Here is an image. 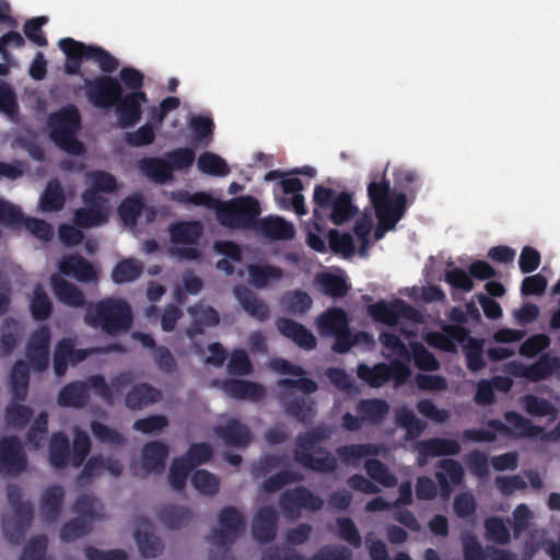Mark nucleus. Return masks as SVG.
Segmentation results:
<instances>
[{
  "label": "nucleus",
  "instance_id": "nucleus-7",
  "mask_svg": "<svg viewBox=\"0 0 560 560\" xmlns=\"http://www.w3.org/2000/svg\"><path fill=\"white\" fill-rule=\"evenodd\" d=\"M7 497L14 515L3 517V535L9 542L20 545L32 524L34 508L31 502L23 501L22 490L18 485H9L7 487Z\"/></svg>",
  "mask_w": 560,
  "mask_h": 560
},
{
  "label": "nucleus",
  "instance_id": "nucleus-51",
  "mask_svg": "<svg viewBox=\"0 0 560 560\" xmlns=\"http://www.w3.org/2000/svg\"><path fill=\"white\" fill-rule=\"evenodd\" d=\"M164 159L170 168V174L173 177L174 172L185 171L192 166L196 160V153L194 149L188 147L177 148L166 152Z\"/></svg>",
  "mask_w": 560,
  "mask_h": 560
},
{
  "label": "nucleus",
  "instance_id": "nucleus-24",
  "mask_svg": "<svg viewBox=\"0 0 560 560\" xmlns=\"http://www.w3.org/2000/svg\"><path fill=\"white\" fill-rule=\"evenodd\" d=\"M51 288L57 300L71 307H85L90 303L83 292L73 283L58 276L51 277Z\"/></svg>",
  "mask_w": 560,
  "mask_h": 560
},
{
  "label": "nucleus",
  "instance_id": "nucleus-28",
  "mask_svg": "<svg viewBox=\"0 0 560 560\" xmlns=\"http://www.w3.org/2000/svg\"><path fill=\"white\" fill-rule=\"evenodd\" d=\"M170 450L161 441H153L142 447V466L148 472H162L168 457Z\"/></svg>",
  "mask_w": 560,
  "mask_h": 560
},
{
  "label": "nucleus",
  "instance_id": "nucleus-41",
  "mask_svg": "<svg viewBox=\"0 0 560 560\" xmlns=\"http://www.w3.org/2000/svg\"><path fill=\"white\" fill-rule=\"evenodd\" d=\"M530 382L537 383L548 380L556 373H560V358L550 353H542L538 360L529 364Z\"/></svg>",
  "mask_w": 560,
  "mask_h": 560
},
{
  "label": "nucleus",
  "instance_id": "nucleus-49",
  "mask_svg": "<svg viewBox=\"0 0 560 560\" xmlns=\"http://www.w3.org/2000/svg\"><path fill=\"white\" fill-rule=\"evenodd\" d=\"M396 423L406 430V440L418 439L425 429V423L416 417L412 410L401 407L396 412Z\"/></svg>",
  "mask_w": 560,
  "mask_h": 560
},
{
  "label": "nucleus",
  "instance_id": "nucleus-53",
  "mask_svg": "<svg viewBox=\"0 0 560 560\" xmlns=\"http://www.w3.org/2000/svg\"><path fill=\"white\" fill-rule=\"evenodd\" d=\"M198 170L211 176H225L230 173V167L225 160L213 152H203L197 160Z\"/></svg>",
  "mask_w": 560,
  "mask_h": 560
},
{
  "label": "nucleus",
  "instance_id": "nucleus-44",
  "mask_svg": "<svg viewBox=\"0 0 560 560\" xmlns=\"http://www.w3.org/2000/svg\"><path fill=\"white\" fill-rule=\"evenodd\" d=\"M284 410L287 415L295 418L303 424H310L316 416L314 400L304 397H295L288 401Z\"/></svg>",
  "mask_w": 560,
  "mask_h": 560
},
{
  "label": "nucleus",
  "instance_id": "nucleus-15",
  "mask_svg": "<svg viewBox=\"0 0 560 560\" xmlns=\"http://www.w3.org/2000/svg\"><path fill=\"white\" fill-rule=\"evenodd\" d=\"M215 436L229 447H247L252 440L249 428L236 418H230L224 423L213 428Z\"/></svg>",
  "mask_w": 560,
  "mask_h": 560
},
{
  "label": "nucleus",
  "instance_id": "nucleus-25",
  "mask_svg": "<svg viewBox=\"0 0 560 560\" xmlns=\"http://www.w3.org/2000/svg\"><path fill=\"white\" fill-rule=\"evenodd\" d=\"M317 330L320 336H334L349 327L347 313L341 307H330L316 318Z\"/></svg>",
  "mask_w": 560,
  "mask_h": 560
},
{
  "label": "nucleus",
  "instance_id": "nucleus-3",
  "mask_svg": "<svg viewBox=\"0 0 560 560\" xmlns=\"http://www.w3.org/2000/svg\"><path fill=\"white\" fill-rule=\"evenodd\" d=\"M83 319L89 327L117 336L131 328L133 316L130 305L122 299L105 298L90 302Z\"/></svg>",
  "mask_w": 560,
  "mask_h": 560
},
{
  "label": "nucleus",
  "instance_id": "nucleus-36",
  "mask_svg": "<svg viewBox=\"0 0 560 560\" xmlns=\"http://www.w3.org/2000/svg\"><path fill=\"white\" fill-rule=\"evenodd\" d=\"M503 418L506 421V425L511 429L512 435L534 439L544 433L542 427L533 424L529 419L524 418L516 411H505Z\"/></svg>",
  "mask_w": 560,
  "mask_h": 560
},
{
  "label": "nucleus",
  "instance_id": "nucleus-64",
  "mask_svg": "<svg viewBox=\"0 0 560 560\" xmlns=\"http://www.w3.org/2000/svg\"><path fill=\"white\" fill-rule=\"evenodd\" d=\"M91 530V522L83 517H74L65 523L60 529V538L62 541L70 542L89 534Z\"/></svg>",
  "mask_w": 560,
  "mask_h": 560
},
{
  "label": "nucleus",
  "instance_id": "nucleus-5",
  "mask_svg": "<svg viewBox=\"0 0 560 560\" xmlns=\"http://www.w3.org/2000/svg\"><path fill=\"white\" fill-rule=\"evenodd\" d=\"M48 126L50 139L58 148L73 155L84 152L83 143L75 136L81 127V116L75 106H66L50 114Z\"/></svg>",
  "mask_w": 560,
  "mask_h": 560
},
{
  "label": "nucleus",
  "instance_id": "nucleus-2",
  "mask_svg": "<svg viewBox=\"0 0 560 560\" xmlns=\"http://www.w3.org/2000/svg\"><path fill=\"white\" fill-rule=\"evenodd\" d=\"M313 223L316 231L325 230L327 221L335 225L348 222L359 212L349 191H337L330 187L316 185L313 192Z\"/></svg>",
  "mask_w": 560,
  "mask_h": 560
},
{
  "label": "nucleus",
  "instance_id": "nucleus-54",
  "mask_svg": "<svg viewBox=\"0 0 560 560\" xmlns=\"http://www.w3.org/2000/svg\"><path fill=\"white\" fill-rule=\"evenodd\" d=\"M358 376L372 387H380L392 378V371L386 363H377L370 368L366 364L358 366Z\"/></svg>",
  "mask_w": 560,
  "mask_h": 560
},
{
  "label": "nucleus",
  "instance_id": "nucleus-32",
  "mask_svg": "<svg viewBox=\"0 0 560 560\" xmlns=\"http://www.w3.org/2000/svg\"><path fill=\"white\" fill-rule=\"evenodd\" d=\"M488 429H466L462 432V439L464 441H471L476 443L481 442H494L497 434L500 433L505 436H512L511 429L503 423L501 420L491 419L487 422Z\"/></svg>",
  "mask_w": 560,
  "mask_h": 560
},
{
  "label": "nucleus",
  "instance_id": "nucleus-59",
  "mask_svg": "<svg viewBox=\"0 0 560 560\" xmlns=\"http://www.w3.org/2000/svg\"><path fill=\"white\" fill-rule=\"evenodd\" d=\"M486 538L498 545H506L510 542L511 535L503 518L491 516L485 521Z\"/></svg>",
  "mask_w": 560,
  "mask_h": 560
},
{
  "label": "nucleus",
  "instance_id": "nucleus-63",
  "mask_svg": "<svg viewBox=\"0 0 560 560\" xmlns=\"http://www.w3.org/2000/svg\"><path fill=\"white\" fill-rule=\"evenodd\" d=\"M74 341L71 338H62L56 345L54 352V371L58 377L66 374Z\"/></svg>",
  "mask_w": 560,
  "mask_h": 560
},
{
  "label": "nucleus",
  "instance_id": "nucleus-55",
  "mask_svg": "<svg viewBox=\"0 0 560 560\" xmlns=\"http://www.w3.org/2000/svg\"><path fill=\"white\" fill-rule=\"evenodd\" d=\"M364 468L369 477L383 487L393 488L397 485V478L382 460L369 458L364 463Z\"/></svg>",
  "mask_w": 560,
  "mask_h": 560
},
{
  "label": "nucleus",
  "instance_id": "nucleus-17",
  "mask_svg": "<svg viewBox=\"0 0 560 560\" xmlns=\"http://www.w3.org/2000/svg\"><path fill=\"white\" fill-rule=\"evenodd\" d=\"M278 529V514L273 506L260 508L252 524V534L255 540L260 544H268L276 538Z\"/></svg>",
  "mask_w": 560,
  "mask_h": 560
},
{
  "label": "nucleus",
  "instance_id": "nucleus-33",
  "mask_svg": "<svg viewBox=\"0 0 560 560\" xmlns=\"http://www.w3.org/2000/svg\"><path fill=\"white\" fill-rule=\"evenodd\" d=\"M467 336V330L459 325H445L443 332H431L427 337V342L444 351L455 349L454 341L463 342Z\"/></svg>",
  "mask_w": 560,
  "mask_h": 560
},
{
  "label": "nucleus",
  "instance_id": "nucleus-57",
  "mask_svg": "<svg viewBox=\"0 0 560 560\" xmlns=\"http://www.w3.org/2000/svg\"><path fill=\"white\" fill-rule=\"evenodd\" d=\"M107 209L83 207L74 212V223L82 229L103 225L107 222Z\"/></svg>",
  "mask_w": 560,
  "mask_h": 560
},
{
  "label": "nucleus",
  "instance_id": "nucleus-31",
  "mask_svg": "<svg viewBox=\"0 0 560 560\" xmlns=\"http://www.w3.org/2000/svg\"><path fill=\"white\" fill-rule=\"evenodd\" d=\"M331 431L325 424H318L311 431L300 433L296 436V447L293 453L294 460L296 462V454H312L317 453V445L330 438Z\"/></svg>",
  "mask_w": 560,
  "mask_h": 560
},
{
  "label": "nucleus",
  "instance_id": "nucleus-35",
  "mask_svg": "<svg viewBox=\"0 0 560 560\" xmlns=\"http://www.w3.org/2000/svg\"><path fill=\"white\" fill-rule=\"evenodd\" d=\"M48 457L50 465L56 469H62L68 464H71L70 442L65 433H52L48 447Z\"/></svg>",
  "mask_w": 560,
  "mask_h": 560
},
{
  "label": "nucleus",
  "instance_id": "nucleus-26",
  "mask_svg": "<svg viewBox=\"0 0 560 560\" xmlns=\"http://www.w3.org/2000/svg\"><path fill=\"white\" fill-rule=\"evenodd\" d=\"M60 272L65 276H73L78 281L91 282L97 279V272L93 265L80 255H71L59 265Z\"/></svg>",
  "mask_w": 560,
  "mask_h": 560
},
{
  "label": "nucleus",
  "instance_id": "nucleus-19",
  "mask_svg": "<svg viewBox=\"0 0 560 560\" xmlns=\"http://www.w3.org/2000/svg\"><path fill=\"white\" fill-rule=\"evenodd\" d=\"M233 294L248 316L260 323L269 319L270 308L268 304L247 287L243 284L235 285Z\"/></svg>",
  "mask_w": 560,
  "mask_h": 560
},
{
  "label": "nucleus",
  "instance_id": "nucleus-39",
  "mask_svg": "<svg viewBox=\"0 0 560 560\" xmlns=\"http://www.w3.org/2000/svg\"><path fill=\"white\" fill-rule=\"evenodd\" d=\"M30 383V366L23 361L19 360L14 363L11 371V390L12 399L23 401L26 399Z\"/></svg>",
  "mask_w": 560,
  "mask_h": 560
},
{
  "label": "nucleus",
  "instance_id": "nucleus-23",
  "mask_svg": "<svg viewBox=\"0 0 560 560\" xmlns=\"http://www.w3.org/2000/svg\"><path fill=\"white\" fill-rule=\"evenodd\" d=\"M222 388L228 396L236 399L260 401L266 396L262 385L245 380H226L223 382Z\"/></svg>",
  "mask_w": 560,
  "mask_h": 560
},
{
  "label": "nucleus",
  "instance_id": "nucleus-9",
  "mask_svg": "<svg viewBox=\"0 0 560 560\" xmlns=\"http://www.w3.org/2000/svg\"><path fill=\"white\" fill-rule=\"evenodd\" d=\"M0 223L12 229L24 226L42 241H50L54 236L52 226L42 219L25 218L18 206L0 199Z\"/></svg>",
  "mask_w": 560,
  "mask_h": 560
},
{
  "label": "nucleus",
  "instance_id": "nucleus-58",
  "mask_svg": "<svg viewBox=\"0 0 560 560\" xmlns=\"http://www.w3.org/2000/svg\"><path fill=\"white\" fill-rule=\"evenodd\" d=\"M135 538L144 558H155L163 550L161 538L151 532L137 529Z\"/></svg>",
  "mask_w": 560,
  "mask_h": 560
},
{
  "label": "nucleus",
  "instance_id": "nucleus-12",
  "mask_svg": "<svg viewBox=\"0 0 560 560\" xmlns=\"http://www.w3.org/2000/svg\"><path fill=\"white\" fill-rule=\"evenodd\" d=\"M27 468V457L18 436H4L0 440V472L19 476Z\"/></svg>",
  "mask_w": 560,
  "mask_h": 560
},
{
  "label": "nucleus",
  "instance_id": "nucleus-21",
  "mask_svg": "<svg viewBox=\"0 0 560 560\" xmlns=\"http://www.w3.org/2000/svg\"><path fill=\"white\" fill-rule=\"evenodd\" d=\"M257 223L255 232L270 240H291L295 235L293 224L279 215L258 219Z\"/></svg>",
  "mask_w": 560,
  "mask_h": 560
},
{
  "label": "nucleus",
  "instance_id": "nucleus-30",
  "mask_svg": "<svg viewBox=\"0 0 560 560\" xmlns=\"http://www.w3.org/2000/svg\"><path fill=\"white\" fill-rule=\"evenodd\" d=\"M168 231L173 244L197 245L203 228L199 221H179L171 224Z\"/></svg>",
  "mask_w": 560,
  "mask_h": 560
},
{
  "label": "nucleus",
  "instance_id": "nucleus-1",
  "mask_svg": "<svg viewBox=\"0 0 560 560\" xmlns=\"http://www.w3.org/2000/svg\"><path fill=\"white\" fill-rule=\"evenodd\" d=\"M368 197L378 219L374 233L375 240L384 237L387 231L394 230L407 210V197L404 192H394L390 182L383 173L372 175L368 185Z\"/></svg>",
  "mask_w": 560,
  "mask_h": 560
},
{
  "label": "nucleus",
  "instance_id": "nucleus-18",
  "mask_svg": "<svg viewBox=\"0 0 560 560\" xmlns=\"http://www.w3.org/2000/svg\"><path fill=\"white\" fill-rule=\"evenodd\" d=\"M276 327L283 337L292 340L301 349L310 351L317 346L314 334L304 325L291 318L279 317L276 320Z\"/></svg>",
  "mask_w": 560,
  "mask_h": 560
},
{
  "label": "nucleus",
  "instance_id": "nucleus-48",
  "mask_svg": "<svg viewBox=\"0 0 560 560\" xmlns=\"http://www.w3.org/2000/svg\"><path fill=\"white\" fill-rule=\"evenodd\" d=\"M21 339V328L18 320L8 317L3 320L0 336V353L9 355L18 346Z\"/></svg>",
  "mask_w": 560,
  "mask_h": 560
},
{
  "label": "nucleus",
  "instance_id": "nucleus-47",
  "mask_svg": "<svg viewBox=\"0 0 560 560\" xmlns=\"http://www.w3.org/2000/svg\"><path fill=\"white\" fill-rule=\"evenodd\" d=\"M316 283L324 294L334 299L345 296L350 289L342 277L330 272L318 273L316 276Z\"/></svg>",
  "mask_w": 560,
  "mask_h": 560
},
{
  "label": "nucleus",
  "instance_id": "nucleus-38",
  "mask_svg": "<svg viewBox=\"0 0 560 560\" xmlns=\"http://www.w3.org/2000/svg\"><path fill=\"white\" fill-rule=\"evenodd\" d=\"M249 283L257 288H266L271 281H278L283 277V270L277 266L250 264L247 266Z\"/></svg>",
  "mask_w": 560,
  "mask_h": 560
},
{
  "label": "nucleus",
  "instance_id": "nucleus-13",
  "mask_svg": "<svg viewBox=\"0 0 560 560\" xmlns=\"http://www.w3.org/2000/svg\"><path fill=\"white\" fill-rule=\"evenodd\" d=\"M148 102L147 93L143 91H133L124 95L114 105L121 128H131L136 126L142 117V104Z\"/></svg>",
  "mask_w": 560,
  "mask_h": 560
},
{
  "label": "nucleus",
  "instance_id": "nucleus-62",
  "mask_svg": "<svg viewBox=\"0 0 560 560\" xmlns=\"http://www.w3.org/2000/svg\"><path fill=\"white\" fill-rule=\"evenodd\" d=\"M33 409L28 406L20 405L19 401L13 400L5 408V421L8 425L22 429L31 420Z\"/></svg>",
  "mask_w": 560,
  "mask_h": 560
},
{
  "label": "nucleus",
  "instance_id": "nucleus-29",
  "mask_svg": "<svg viewBox=\"0 0 560 560\" xmlns=\"http://www.w3.org/2000/svg\"><path fill=\"white\" fill-rule=\"evenodd\" d=\"M90 398L88 386L82 381L66 384L59 392L57 402L63 408H83Z\"/></svg>",
  "mask_w": 560,
  "mask_h": 560
},
{
  "label": "nucleus",
  "instance_id": "nucleus-14",
  "mask_svg": "<svg viewBox=\"0 0 560 560\" xmlns=\"http://www.w3.org/2000/svg\"><path fill=\"white\" fill-rule=\"evenodd\" d=\"M419 466L427 464L430 457L454 456L462 451L460 444L453 439L430 438L419 441L416 445Z\"/></svg>",
  "mask_w": 560,
  "mask_h": 560
},
{
  "label": "nucleus",
  "instance_id": "nucleus-4",
  "mask_svg": "<svg viewBox=\"0 0 560 560\" xmlns=\"http://www.w3.org/2000/svg\"><path fill=\"white\" fill-rule=\"evenodd\" d=\"M58 47L66 56L63 72L68 75H80L84 61L97 63L104 73H113L118 69L117 58L101 46L88 45L72 37H65L59 39Z\"/></svg>",
  "mask_w": 560,
  "mask_h": 560
},
{
  "label": "nucleus",
  "instance_id": "nucleus-61",
  "mask_svg": "<svg viewBox=\"0 0 560 560\" xmlns=\"http://www.w3.org/2000/svg\"><path fill=\"white\" fill-rule=\"evenodd\" d=\"M91 452V439L89 434L80 429L74 431L72 451H71V465L80 467L86 459Z\"/></svg>",
  "mask_w": 560,
  "mask_h": 560
},
{
  "label": "nucleus",
  "instance_id": "nucleus-20",
  "mask_svg": "<svg viewBox=\"0 0 560 560\" xmlns=\"http://www.w3.org/2000/svg\"><path fill=\"white\" fill-rule=\"evenodd\" d=\"M439 470L435 471V479L443 497H448L452 492V485L462 483L465 470L463 466L453 458H443L436 463Z\"/></svg>",
  "mask_w": 560,
  "mask_h": 560
},
{
  "label": "nucleus",
  "instance_id": "nucleus-37",
  "mask_svg": "<svg viewBox=\"0 0 560 560\" xmlns=\"http://www.w3.org/2000/svg\"><path fill=\"white\" fill-rule=\"evenodd\" d=\"M317 454H324V456L315 457L313 454L298 453L296 463L313 471L327 474L334 472L337 468L336 458L323 447H318Z\"/></svg>",
  "mask_w": 560,
  "mask_h": 560
},
{
  "label": "nucleus",
  "instance_id": "nucleus-50",
  "mask_svg": "<svg viewBox=\"0 0 560 560\" xmlns=\"http://www.w3.org/2000/svg\"><path fill=\"white\" fill-rule=\"evenodd\" d=\"M521 406L525 412L532 417H547L552 418L557 415V409L548 399L526 394L521 398Z\"/></svg>",
  "mask_w": 560,
  "mask_h": 560
},
{
  "label": "nucleus",
  "instance_id": "nucleus-46",
  "mask_svg": "<svg viewBox=\"0 0 560 560\" xmlns=\"http://www.w3.org/2000/svg\"><path fill=\"white\" fill-rule=\"evenodd\" d=\"M143 272L141 262L133 258H126L117 262L112 271V279L117 284L137 280Z\"/></svg>",
  "mask_w": 560,
  "mask_h": 560
},
{
  "label": "nucleus",
  "instance_id": "nucleus-56",
  "mask_svg": "<svg viewBox=\"0 0 560 560\" xmlns=\"http://www.w3.org/2000/svg\"><path fill=\"white\" fill-rule=\"evenodd\" d=\"M143 208L144 203L141 196L136 195L125 198L118 206L117 212L125 225L133 226L137 224Z\"/></svg>",
  "mask_w": 560,
  "mask_h": 560
},
{
  "label": "nucleus",
  "instance_id": "nucleus-52",
  "mask_svg": "<svg viewBox=\"0 0 560 560\" xmlns=\"http://www.w3.org/2000/svg\"><path fill=\"white\" fill-rule=\"evenodd\" d=\"M30 311L35 320H46L52 314V303L40 284H36L30 303Z\"/></svg>",
  "mask_w": 560,
  "mask_h": 560
},
{
  "label": "nucleus",
  "instance_id": "nucleus-16",
  "mask_svg": "<svg viewBox=\"0 0 560 560\" xmlns=\"http://www.w3.org/2000/svg\"><path fill=\"white\" fill-rule=\"evenodd\" d=\"M131 382L132 375L129 372H122L113 377L110 384H107L104 376L100 374L90 376L84 383L88 386V392L92 389L105 402L112 404L115 395L121 394L122 389Z\"/></svg>",
  "mask_w": 560,
  "mask_h": 560
},
{
  "label": "nucleus",
  "instance_id": "nucleus-22",
  "mask_svg": "<svg viewBox=\"0 0 560 560\" xmlns=\"http://www.w3.org/2000/svg\"><path fill=\"white\" fill-rule=\"evenodd\" d=\"M162 399V393L149 383L135 384L125 396V405L129 410H141Z\"/></svg>",
  "mask_w": 560,
  "mask_h": 560
},
{
  "label": "nucleus",
  "instance_id": "nucleus-10",
  "mask_svg": "<svg viewBox=\"0 0 560 560\" xmlns=\"http://www.w3.org/2000/svg\"><path fill=\"white\" fill-rule=\"evenodd\" d=\"M85 96L96 108L109 109L121 98L122 85L112 75L84 79Z\"/></svg>",
  "mask_w": 560,
  "mask_h": 560
},
{
  "label": "nucleus",
  "instance_id": "nucleus-6",
  "mask_svg": "<svg viewBox=\"0 0 560 560\" xmlns=\"http://www.w3.org/2000/svg\"><path fill=\"white\" fill-rule=\"evenodd\" d=\"M220 528L211 532L209 540L218 548L212 550L209 560H234L230 552L232 545L245 530V518L234 506H225L218 514Z\"/></svg>",
  "mask_w": 560,
  "mask_h": 560
},
{
  "label": "nucleus",
  "instance_id": "nucleus-43",
  "mask_svg": "<svg viewBox=\"0 0 560 560\" xmlns=\"http://www.w3.org/2000/svg\"><path fill=\"white\" fill-rule=\"evenodd\" d=\"M66 202L63 188L57 179L48 182L39 199V207L45 212L59 211Z\"/></svg>",
  "mask_w": 560,
  "mask_h": 560
},
{
  "label": "nucleus",
  "instance_id": "nucleus-40",
  "mask_svg": "<svg viewBox=\"0 0 560 560\" xmlns=\"http://www.w3.org/2000/svg\"><path fill=\"white\" fill-rule=\"evenodd\" d=\"M139 170L151 182L156 184H164L172 179L164 158H142L139 161Z\"/></svg>",
  "mask_w": 560,
  "mask_h": 560
},
{
  "label": "nucleus",
  "instance_id": "nucleus-34",
  "mask_svg": "<svg viewBox=\"0 0 560 560\" xmlns=\"http://www.w3.org/2000/svg\"><path fill=\"white\" fill-rule=\"evenodd\" d=\"M358 415L368 424H380L383 422L389 411V405L382 398L361 399L355 407Z\"/></svg>",
  "mask_w": 560,
  "mask_h": 560
},
{
  "label": "nucleus",
  "instance_id": "nucleus-45",
  "mask_svg": "<svg viewBox=\"0 0 560 560\" xmlns=\"http://www.w3.org/2000/svg\"><path fill=\"white\" fill-rule=\"evenodd\" d=\"M336 453L343 464L350 465L364 457L377 455L378 448L372 443L350 444L337 447Z\"/></svg>",
  "mask_w": 560,
  "mask_h": 560
},
{
  "label": "nucleus",
  "instance_id": "nucleus-11",
  "mask_svg": "<svg viewBox=\"0 0 560 560\" xmlns=\"http://www.w3.org/2000/svg\"><path fill=\"white\" fill-rule=\"evenodd\" d=\"M278 504L285 516L298 517L303 509L312 512L322 510L324 500L310 489L299 486L282 492Z\"/></svg>",
  "mask_w": 560,
  "mask_h": 560
},
{
  "label": "nucleus",
  "instance_id": "nucleus-60",
  "mask_svg": "<svg viewBox=\"0 0 560 560\" xmlns=\"http://www.w3.org/2000/svg\"><path fill=\"white\" fill-rule=\"evenodd\" d=\"M304 476L293 470H281L269 478L265 479L261 488L266 493H275L281 490L284 486L292 482H300Z\"/></svg>",
  "mask_w": 560,
  "mask_h": 560
},
{
  "label": "nucleus",
  "instance_id": "nucleus-27",
  "mask_svg": "<svg viewBox=\"0 0 560 560\" xmlns=\"http://www.w3.org/2000/svg\"><path fill=\"white\" fill-rule=\"evenodd\" d=\"M65 491L61 486L48 487L40 499V513L45 523L52 524L60 516Z\"/></svg>",
  "mask_w": 560,
  "mask_h": 560
},
{
  "label": "nucleus",
  "instance_id": "nucleus-42",
  "mask_svg": "<svg viewBox=\"0 0 560 560\" xmlns=\"http://www.w3.org/2000/svg\"><path fill=\"white\" fill-rule=\"evenodd\" d=\"M191 518L192 513L186 506L166 505L159 512L160 522L171 529L186 527Z\"/></svg>",
  "mask_w": 560,
  "mask_h": 560
},
{
  "label": "nucleus",
  "instance_id": "nucleus-8",
  "mask_svg": "<svg viewBox=\"0 0 560 560\" xmlns=\"http://www.w3.org/2000/svg\"><path fill=\"white\" fill-rule=\"evenodd\" d=\"M260 212L259 201L255 197L244 196L233 200L225 209L220 210L218 215L225 226L255 231Z\"/></svg>",
  "mask_w": 560,
  "mask_h": 560
}]
</instances>
